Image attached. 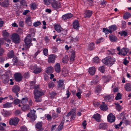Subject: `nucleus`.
<instances>
[{"mask_svg":"<svg viewBox=\"0 0 131 131\" xmlns=\"http://www.w3.org/2000/svg\"><path fill=\"white\" fill-rule=\"evenodd\" d=\"M34 97L35 101L37 102H41L42 101V96L44 95L43 91L39 88L38 85L35 86L34 88Z\"/></svg>","mask_w":131,"mask_h":131,"instance_id":"f257e3e1","label":"nucleus"},{"mask_svg":"<svg viewBox=\"0 0 131 131\" xmlns=\"http://www.w3.org/2000/svg\"><path fill=\"white\" fill-rule=\"evenodd\" d=\"M32 41L31 37L30 36H27L24 40L25 43L23 45V47L25 48V50L29 49L31 46H32V43H31Z\"/></svg>","mask_w":131,"mask_h":131,"instance_id":"f03ea898","label":"nucleus"},{"mask_svg":"<svg viewBox=\"0 0 131 131\" xmlns=\"http://www.w3.org/2000/svg\"><path fill=\"white\" fill-rule=\"evenodd\" d=\"M114 58H112L110 56L106 57L102 60V62L106 65H112L115 62Z\"/></svg>","mask_w":131,"mask_h":131,"instance_id":"7ed1b4c3","label":"nucleus"},{"mask_svg":"<svg viewBox=\"0 0 131 131\" xmlns=\"http://www.w3.org/2000/svg\"><path fill=\"white\" fill-rule=\"evenodd\" d=\"M11 39L15 43H18L20 41L19 36L16 33H14L12 35Z\"/></svg>","mask_w":131,"mask_h":131,"instance_id":"20e7f679","label":"nucleus"},{"mask_svg":"<svg viewBox=\"0 0 131 131\" xmlns=\"http://www.w3.org/2000/svg\"><path fill=\"white\" fill-rule=\"evenodd\" d=\"M19 121V119L17 117L11 118L9 121V123L10 125L16 126L17 125Z\"/></svg>","mask_w":131,"mask_h":131,"instance_id":"39448f33","label":"nucleus"},{"mask_svg":"<svg viewBox=\"0 0 131 131\" xmlns=\"http://www.w3.org/2000/svg\"><path fill=\"white\" fill-rule=\"evenodd\" d=\"M51 5L52 7L55 9H57L60 7V3L59 1L55 0H52L51 3Z\"/></svg>","mask_w":131,"mask_h":131,"instance_id":"423d86ee","label":"nucleus"},{"mask_svg":"<svg viewBox=\"0 0 131 131\" xmlns=\"http://www.w3.org/2000/svg\"><path fill=\"white\" fill-rule=\"evenodd\" d=\"M14 77L15 81L19 82L22 80L23 77L20 73H17L14 74Z\"/></svg>","mask_w":131,"mask_h":131,"instance_id":"0eeeda50","label":"nucleus"},{"mask_svg":"<svg viewBox=\"0 0 131 131\" xmlns=\"http://www.w3.org/2000/svg\"><path fill=\"white\" fill-rule=\"evenodd\" d=\"M57 56L54 54H51L48 56V62L49 63H54Z\"/></svg>","mask_w":131,"mask_h":131,"instance_id":"6e6552de","label":"nucleus"},{"mask_svg":"<svg viewBox=\"0 0 131 131\" xmlns=\"http://www.w3.org/2000/svg\"><path fill=\"white\" fill-rule=\"evenodd\" d=\"M71 115V120H73L75 118L76 115L75 110V109H72L71 111L68 113L66 115L67 117Z\"/></svg>","mask_w":131,"mask_h":131,"instance_id":"1a4fd4ad","label":"nucleus"},{"mask_svg":"<svg viewBox=\"0 0 131 131\" xmlns=\"http://www.w3.org/2000/svg\"><path fill=\"white\" fill-rule=\"evenodd\" d=\"M35 113V111L34 110L31 111L30 112L27 114V116L29 117L31 120L35 121L36 119Z\"/></svg>","mask_w":131,"mask_h":131,"instance_id":"9d476101","label":"nucleus"},{"mask_svg":"<svg viewBox=\"0 0 131 131\" xmlns=\"http://www.w3.org/2000/svg\"><path fill=\"white\" fill-rule=\"evenodd\" d=\"M128 51L129 49L128 48H123L121 49V51L118 52V54L119 55L125 56L127 54Z\"/></svg>","mask_w":131,"mask_h":131,"instance_id":"9b49d317","label":"nucleus"},{"mask_svg":"<svg viewBox=\"0 0 131 131\" xmlns=\"http://www.w3.org/2000/svg\"><path fill=\"white\" fill-rule=\"evenodd\" d=\"M114 98V96L112 94L105 95L104 97V100L106 102H111L113 100Z\"/></svg>","mask_w":131,"mask_h":131,"instance_id":"f8f14e48","label":"nucleus"},{"mask_svg":"<svg viewBox=\"0 0 131 131\" xmlns=\"http://www.w3.org/2000/svg\"><path fill=\"white\" fill-rule=\"evenodd\" d=\"M107 119L110 122L112 123L114 122L115 120V116L112 113L110 114L108 116Z\"/></svg>","mask_w":131,"mask_h":131,"instance_id":"ddd939ff","label":"nucleus"},{"mask_svg":"<svg viewBox=\"0 0 131 131\" xmlns=\"http://www.w3.org/2000/svg\"><path fill=\"white\" fill-rule=\"evenodd\" d=\"M20 88L19 86L17 85H15L12 89V91L15 93H18L19 91Z\"/></svg>","mask_w":131,"mask_h":131,"instance_id":"4468645a","label":"nucleus"},{"mask_svg":"<svg viewBox=\"0 0 131 131\" xmlns=\"http://www.w3.org/2000/svg\"><path fill=\"white\" fill-rule=\"evenodd\" d=\"M73 16L72 14L70 13L67 14L63 15L62 18L64 20H66L69 19L72 17Z\"/></svg>","mask_w":131,"mask_h":131,"instance_id":"2eb2a0df","label":"nucleus"},{"mask_svg":"<svg viewBox=\"0 0 131 131\" xmlns=\"http://www.w3.org/2000/svg\"><path fill=\"white\" fill-rule=\"evenodd\" d=\"M92 14V12L89 10H87L85 11L84 14V17L85 18H90Z\"/></svg>","mask_w":131,"mask_h":131,"instance_id":"dca6fc26","label":"nucleus"},{"mask_svg":"<svg viewBox=\"0 0 131 131\" xmlns=\"http://www.w3.org/2000/svg\"><path fill=\"white\" fill-rule=\"evenodd\" d=\"M108 125L105 123H100L99 126V128L100 129H105L107 128Z\"/></svg>","mask_w":131,"mask_h":131,"instance_id":"f3484780","label":"nucleus"},{"mask_svg":"<svg viewBox=\"0 0 131 131\" xmlns=\"http://www.w3.org/2000/svg\"><path fill=\"white\" fill-rule=\"evenodd\" d=\"M80 25L79 21L76 20L74 21L73 24V26L74 28L76 29H78L80 27Z\"/></svg>","mask_w":131,"mask_h":131,"instance_id":"a211bd4d","label":"nucleus"},{"mask_svg":"<svg viewBox=\"0 0 131 131\" xmlns=\"http://www.w3.org/2000/svg\"><path fill=\"white\" fill-rule=\"evenodd\" d=\"M54 69L57 73H59L61 70L60 64L59 63H56L54 66Z\"/></svg>","mask_w":131,"mask_h":131,"instance_id":"6ab92c4d","label":"nucleus"},{"mask_svg":"<svg viewBox=\"0 0 131 131\" xmlns=\"http://www.w3.org/2000/svg\"><path fill=\"white\" fill-rule=\"evenodd\" d=\"M9 5V1L8 0H6L2 2L1 6L3 7H8Z\"/></svg>","mask_w":131,"mask_h":131,"instance_id":"aec40b11","label":"nucleus"},{"mask_svg":"<svg viewBox=\"0 0 131 131\" xmlns=\"http://www.w3.org/2000/svg\"><path fill=\"white\" fill-rule=\"evenodd\" d=\"M31 19V18L30 16L27 17L26 19V23L29 26H31L32 24V22Z\"/></svg>","mask_w":131,"mask_h":131,"instance_id":"412c9836","label":"nucleus"},{"mask_svg":"<svg viewBox=\"0 0 131 131\" xmlns=\"http://www.w3.org/2000/svg\"><path fill=\"white\" fill-rule=\"evenodd\" d=\"M92 117L94 118L95 120L98 122L100 121L101 116L99 114H96L94 115Z\"/></svg>","mask_w":131,"mask_h":131,"instance_id":"4be33fe9","label":"nucleus"},{"mask_svg":"<svg viewBox=\"0 0 131 131\" xmlns=\"http://www.w3.org/2000/svg\"><path fill=\"white\" fill-rule=\"evenodd\" d=\"M109 38L110 41L111 42H115L117 40V39L116 37L112 35H110Z\"/></svg>","mask_w":131,"mask_h":131,"instance_id":"5701e85b","label":"nucleus"},{"mask_svg":"<svg viewBox=\"0 0 131 131\" xmlns=\"http://www.w3.org/2000/svg\"><path fill=\"white\" fill-rule=\"evenodd\" d=\"M89 72L91 75H94L95 72V68L94 67L90 68L89 70Z\"/></svg>","mask_w":131,"mask_h":131,"instance_id":"b1692460","label":"nucleus"},{"mask_svg":"<svg viewBox=\"0 0 131 131\" xmlns=\"http://www.w3.org/2000/svg\"><path fill=\"white\" fill-rule=\"evenodd\" d=\"M125 88L127 91L131 90V84L129 83H126L125 85Z\"/></svg>","mask_w":131,"mask_h":131,"instance_id":"393cba45","label":"nucleus"},{"mask_svg":"<svg viewBox=\"0 0 131 131\" xmlns=\"http://www.w3.org/2000/svg\"><path fill=\"white\" fill-rule=\"evenodd\" d=\"M100 109L103 111H106L108 109L107 106L105 104L104 102L102 103V104L100 106Z\"/></svg>","mask_w":131,"mask_h":131,"instance_id":"a878e982","label":"nucleus"},{"mask_svg":"<svg viewBox=\"0 0 131 131\" xmlns=\"http://www.w3.org/2000/svg\"><path fill=\"white\" fill-rule=\"evenodd\" d=\"M54 27L55 30L58 32H61V28L60 26L58 25H54Z\"/></svg>","mask_w":131,"mask_h":131,"instance_id":"bb28decb","label":"nucleus"},{"mask_svg":"<svg viewBox=\"0 0 131 131\" xmlns=\"http://www.w3.org/2000/svg\"><path fill=\"white\" fill-rule=\"evenodd\" d=\"M42 123L41 122H39L35 125V128L37 129L43 128L42 127Z\"/></svg>","mask_w":131,"mask_h":131,"instance_id":"cd10ccee","label":"nucleus"},{"mask_svg":"<svg viewBox=\"0 0 131 131\" xmlns=\"http://www.w3.org/2000/svg\"><path fill=\"white\" fill-rule=\"evenodd\" d=\"M53 71V68L51 66L47 68L46 72L48 74L52 73Z\"/></svg>","mask_w":131,"mask_h":131,"instance_id":"c85d7f7f","label":"nucleus"},{"mask_svg":"<svg viewBox=\"0 0 131 131\" xmlns=\"http://www.w3.org/2000/svg\"><path fill=\"white\" fill-rule=\"evenodd\" d=\"M30 108L28 104L23 105V107H21V109L23 111L29 110Z\"/></svg>","mask_w":131,"mask_h":131,"instance_id":"c756f323","label":"nucleus"},{"mask_svg":"<svg viewBox=\"0 0 131 131\" xmlns=\"http://www.w3.org/2000/svg\"><path fill=\"white\" fill-rule=\"evenodd\" d=\"M14 53L13 50L9 51L7 53L8 57L10 58H13L14 56Z\"/></svg>","mask_w":131,"mask_h":131,"instance_id":"7c9ffc66","label":"nucleus"},{"mask_svg":"<svg viewBox=\"0 0 131 131\" xmlns=\"http://www.w3.org/2000/svg\"><path fill=\"white\" fill-rule=\"evenodd\" d=\"M19 61L17 57H14L12 59L13 65L15 66L17 65Z\"/></svg>","mask_w":131,"mask_h":131,"instance_id":"2f4dec72","label":"nucleus"},{"mask_svg":"<svg viewBox=\"0 0 131 131\" xmlns=\"http://www.w3.org/2000/svg\"><path fill=\"white\" fill-rule=\"evenodd\" d=\"M68 70L66 68H63L62 70V74L64 76H67L68 73Z\"/></svg>","mask_w":131,"mask_h":131,"instance_id":"473e14b6","label":"nucleus"},{"mask_svg":"<svg viewBox=\"0 0 131 131\" xmlns=\"http://www.w3.org/2000/svg\"><path fill=\"white\" fill-rule=\"evenodd\" d=\"M75 51L74 50H72L71 51L70 60L71 61H73L74 60Z\"/></svg>","mask_w":131,"mask_h":131,"instance_id":"72a5a7b5","label":"nucleus"},{"mask_svg":"<svg viewBox=\"0 0 131 131\" xmlns=\"http://www.w3.org/2000/svg\"><path fill=\"white\" fill-rule=\"evenodd\" d=\"M69 59L67 55H66L62 59V62L64 63H67Z\"/></svg>","mask_w":131,"mask_h":131,"instance_id":"f704fd0d","label":"nucleus"},{"mask_svg":"<svg viewBox=\"0 0 131 131\" xmlns=\"http://www.w3.org/2000/svg\"><path fill=\"white\" fill-rule=\"evenodd\" d=\"M12 103H10L8 102L4 104L3 105V106L4 108H9L12 107Z\"/></svg>","mask_w":131,"mask_h":131,"instance_id":"c9c22d12","label":"nucleus"},{"mask_svg":"<svg viewBox=\"0 0 131 131\" xmlns=\"http://www.w3.org/2000/svg\"><path fill=\"white\" fill-rule=\"evenodd\" d=\"M11 114V112L8 111H4L3 114L4 117H6L10 116Z\"/></svg>","mask_w":131,"mask_h":131,"instance_id":"e433bc0d","label":"nucleus"},{"mask_svg":"<svg viewBox=\"0 0 131 131\" xmlns=\"http://www.w3.org/2000/svg\"><path fill=\"white\" fill-rule=\"evenodd\" d=\"M28 101V99L26 96L24 97V98H22L21 100V103L23 104H25L27 103Z\"/></svg>","mask_w":131,"mask_h":131,"instance_id":"4c0bfd02","label":"nucleus"},{"mask_svg":"<svg viewBox=\"0 0 131 131\" xmlns=\"http://www.w3.org/2000/svg\"><path fill=\"white\" fill-rule=\"evenodd\" d=\"M99 78L98 76H96L94 79L93 81L91 82L92 83L91 84H93L97 83L99 81Z\"/></svg>","mask_w":131,"mask_h":131,"instance_id":"58836bf2","label":"nucleus"},{"mask_svg":"<svg viewBox=\"0 0 131 131\" xmlns=\"http://www.w3.org/2000/svg\"><path fill=\"white\" fill-rule=\"evenodd\" d=\"M118 33L121 36H123L125 37L128 34L127 32L125 31H122L121 32H119Z\"/></svg>","mask_w":131,"mask_h":131,"instance_id":"ea45409f","label":"nucleus"},{"mask_svg":"<svg viewBox=\"0 0 131 131\" xmlns=\"http://www.w3.org/2000/svg\"><path fill=\"white\" fill-rule=\"evenodd\" d=\"M131 14L129 13H126L123 15V17L124 19H126L130 17Z\"/></svg>","mask_w":131,"mask_h":131,"instance_id":"a19ab883","label":"nucleus"},{"mask_svg":"<svg viewBox=\"0 0 131 131\" xmlns=\"http://www.w3.org/2000/svg\"><path fill=\"white\" fill-rule=\"evenodd\" d=\"M108 28L109 29H111L112 31H114L117 29V27L115 25L110 26Z\"/></svg>","mask_w":131,"mask_h":131,"instance_id":"79ce46f5","label":"nucleus"},{"mask_svg":"<svg viewBox=\"0 0 131 131\" xmlns=\"http://www.w3.org/2000/svg\"><path fill=\"white\" fill-rule=\"evenodd\" d=\"M41 71V69L40 68H36L34 71V72L35 74H38Z\"/></svg>","mask_w":131,"mask_h":131,"instance_id":"37998d69","label":"nucleus"},{"mask_svg":"<svg viewBox=\"0 0 131 131\" xmlns=\"http://www.w3.org/2000/svg\"><path fill=\"white\" fill-rule=\"evenodd\" d=\"M93 62L95 63H98L99 62V59L98 57L94 58L93 60Z\"/></svg>","mask_w":131,"mask_h":131,"instance_id":"c03bdc74","label":"nucleus"},{"mask_svg":"<svg viewBox=\"0 0 131 131\" xmlns=\"http://www.w3.org/2000/svg\"><path fill=\"white\" fill-rule=\"evenodd\" d=\"M94 44L93 43H90L89 46V49L90 50H91L94 49Z\"/></svg>","mask_w":131,"mask_h":131,"instance_id":"a18cd8bd","label":"nucleus"},{"mask_svg":"<svg viewBox=\"0 0 131 131\" xmlns=\"http://www.w3.org/2000/svg\"><path fill=\"white\" fill-rule=\"evenodd\" d=\"M101 90V89L100 86L98 85L96 86V90L95 92L97 93H100Z\"/></svg>","mask_w":131,"mask_h":131,"instance_id":"49530a36","label":"nucleus"},{"mask_svg":"<svg viewBox=\"0 0 131 131\" xmlns=\"http://www.w3.org/2000/svg\"><path fill=\"white\" fill-rule=\"evenodd\" d=\"M30 8L32 10L35 9L37 8V5L35 3H32L31 4Z\"/></svg>","mask_w":131,"mask_h":131,"instance_id":"de8ad7c7","label":"nucleus"},{"mask_svg":"<svg viewBox=\"0 0 131 131\" xmlns=\"http://www.w3.org/2000/svg\"><path fill=\"white\" fill-rule=\"evenodd\" d=\"M23 76L26 79L30 77L29 73L28 72L25 73L23 75Z\"/></svg>","mask_w":131,"mask_h":131,"instance_id":"09e8293b","label":"nucleus"},{"mask_svg":"<svg viewBox=\"0 0 131 131\" xmlns=\"http://www.w3.org/2000/svg\"><path fill=\"white\" fill-rule=\"evenodd\" d=\"M121 97L122 95L121 94L119 93H118L115 99L116 100H119L121 99Z\"/></svg>","mask_w":131,"mask_h":131,"instance_id":"8fccbe9b","label":"nucleus"},{"mask_svg":"<svg viewBox=\"0 0 131 131\" xmlns=\"http://www.w3.org/2000/svg\"><path fill=\"white\" fill-rule=\"evenodd\" d=\"M63 82L62 81L60 80L58 84V86L59 88H62L63 86Z\"/></svg>","mask_w":131,"mask_h":131,"instance_id":"3c124183","label":"nucleus"},{"mask_svg":"<svg viewBox=\"0 0 131 131\" xmlns=\"http://www.w3.org/2000/svg\"><path fill=\"white\" fill-rule=\"evenodd\" d=\"M20 103H21V100L18 99H15L14 101V103L15 105L18 104Z\"/></svg>","mask_w":131,"mask_h":131,"instance_id":"603ef678","label":"nucleus"},{"mask_svg":"<svg viewBox=\"0 0 131 131\" xmlns=\"http://www.w3.org/2000/svg\"><path fill=\"white\" fill-rule=\"evenodd\" d=\"M3 35V36L7 37L9 36V34L6 30H3L2 32Z\"/></svg>","mask_w":131,"mask_h":131,"instance_id":"864d4df0","label":"nucleus"},{"mask_svg":"<svg viewBox=\"0 0 131 131\" xmlns=\"http://www.w3.org/2000/svg\"><path fill=\"white\" fill-rule=\"evenodd\" d=\"M45 4L46 5H49L51 3L52 0H43Z\"/></svg>","mask_w":131,"mask_h":131,"instance_id":"5fc2aeb1","label":"nucleus"},{"mask_svg":"<svg viewBox=\"0 0 131 131\" xmlns=\"http://www.w3.org/2000/svg\"><path fill=\"white\" fill-rule=\"evenodd\" d=\"M20 131H28L25 126H22L20 127Z\"/></svg>","mask_w":131,"mask_h":131,"instance_id":"6e6d98bb","label":"nucleus"},{"mask_svg":"<svg viewBox=\"0 0 131 131\" xmlns=\"http://www.w3.org/2000/svg\"><path fill=\"white\" fill-rule=\"evenodd\" d=\"M126 26V22L124 21H122L121 27L123 28H125Z\"/></svg>","mask_w":131,"mask_h":131,"instance_id":"4d7b16f0","label":"nucleus"},{"mask_svg":"<svg viewBox=\"0 0 131 131\" xmlns=\"http://www.w3.org/2000/svg\"><path fill=\"white\" fill-rule=\"evenodd\" d=\"M41 24V23L39 21L35 22L34 23L33 25L35 27H37Z\"/></svg>","mask_w":131,"mask_h":131,"instance_id":"13d9d810","label":"nucleus"},{"mask_svg":"<svg viewBox=\"0 0 131 131\" xmlns=\"http://www.w3.org/2000/svg\"><path fill=\"white\" fill-rule=\"evenodd\" d=\"M54 86V83L53 82L51 81L48 84V86L49 87V88H53Z\"/></svg>","mask_w":131,"mask_h":131,"instance_id":"bf43d9fd","label":"nucleus"},{"mask_svg":"<svg viewBox=\"0 0 131 131\" xmlns=\"http://www.w3.org/2000/svg\"><path fill=\"white\" fill-rule=\"evenodd\" d=\"M43 53L45 56H47L48 55V51L47 49L45 48L43 50Z\"/></svg>","mask_w":131,"mask_h":131,"instance_id":"052dcab7","label":"nucleus"},{"mask_svg":"<svg viewBox=\"0 0 131 131\" xmlns=\"http://www.w3.org/2000/svg\"><path fill=\"white\" fill-rule=\"evenodd\" d=\"M52 52L53 53H55L57 52L58 51V48L56 47H53L52 48Z\"/></svg>","mask_w":131,"mask_h":131,"instance_id":"680f3d73","label":"nucleus"},{"mask_svg":"<svg viewBox=\"0 0 131 131\" xmlns=\"http://www.w3.org/2000/svg\"><path fill=\"white\" fill-rule=\"evenodd\" d=\"M58 114L54 113H53L52 115V118L53 119H55L57 117H58Z\"/></svg>","mask_w":131,"mask_h":131,"instance_id":"e2e57ef3","label":"nucleus"},{"mask_svg":"<svg viewBox=\"0 0 131 131\" xmlns=\"http://www.w3.org/2000/svg\"><path fill=\"white\" fill-rule=\"evenodd\" d=\"M122 123L123 122L121 121L120 122L119 124L115 125L114 127L116 129L118 128L121 126Z\"/></svg>","mask_w":131,"mask_h":131,"instance_id":"0e129e2a","label":"nucleus"},{"mask_svg":"<svg viewBox=\"0 0 131 131\" xmlns=\"http://www.w3.org/2000/svg\"><path fill=\"white\" fill-rule=\"evenodd\" d=\"M50 95L51 97L52 98H53L56 96V93L54 92H52L50 93Z\"/></svg>","mask_w":131,"mask_h":131,"instance_id":"69168bd1","label":"nucleus"},{"mask_svg":"<svg viewBox=\"0 0 131 131\" xmlns=\"http://www.w3.org/2000/svg\"><path fill=\"white\" fill-rule=\"evenodd\" d=\"M46 117L47 118V119L49 121H51L52 120V116H51V115L47 114V116Z\"/></svg>","mask_w":131,"mask_h":131,"instance_id":"338daca9","label":"nucleus"},{"mask_svg":"<svg viewBox=\"0 0 131 131\" xmlns=\"http://www.w3.org/2000/svg\"><path fill=\"white\" fill-rule=\"evenodd\" d=\"M99 70L101 72L103 73L105 71V69L104 66H102L99 67Z\"/></svg>","mask_w":131,"mask_h":131,"instance_id":"774afa93","label":"nucleus"}]
</instances>
